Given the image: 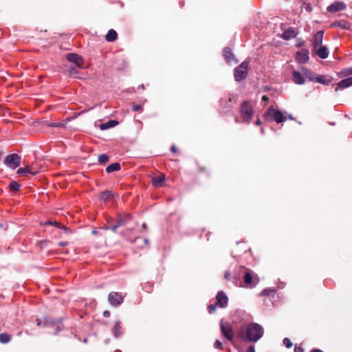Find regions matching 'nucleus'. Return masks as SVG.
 <instances>
[{"label": "nucleus", "mask_w": 352, "mask_h": 352, "mask_svg": "<svg viewBox=\"0 0 352 352\" xmlns=\"http://www.w3.org/2000/svg\"><path fill=\"white\" fill-rule=\"evenodd\" d=\"M36 324H37V326L41 325V320L40 319L36 320Z\"/></svg>", "instance_id": "obj_53"}, {"label": "nucleus", "mask_w": 352, "mask_h": 352, "mask_svg": "<svg viewBox=\"0 0 352 352\" xmlns=\"http://www.w3.org/2000/svg\"><path fill=\"white\" fill-rule=\"evenodd\" d=\"M125 223H126V219H122V218H120L117 223V224L119 225V227L125 225Z\"/></svg>", "instance_id": "obj_43"}, {"label": "nucleus", "mask_w": 352, "mask_h": 352, "mask_svg": "<svg viewBox=\"0 0 352 352\" xmlns=\"http://www.w3.org/2000/svg\"><path fill=\"white\" fill-rule=\"evenodd\" d=\"M315 53L322 59L327 58L329 56V50L325 46H320L314 49Z\"/></svg>", "instance_id": "obj_15"}, {"label": "nucleus", "mask_w": 352, "mask_h": 352, "mask_svg": "<svg viewBox=\"0 0 352 352\" xmlns=\"http://www.w3.org/2000/svg\"><path fill=\"white\" fill-rule=\"evenodd\" d=\"M346 8V5L340 1H336L327 7V11L329 12H336L343 10Z\"/></svg>", "instance_id": "obj_9"}, {"label": "nucleus", "mask_w": 352, "mask_h": 352, "mask_svg": "<svg viewBox=\"0 0 352 352\" xmlns=\"http://www.w3.org/2000/svg\"><path fill=\"white\" fill-rule=\"evenodd\" d=\"M117 124H118V122L114 120H109L108 122L105 123H102L100 126V129L101 130H106L109 128H112L113 126H116Z\"/></svg>", "instance_id": "obj_20"}, {"label": "nucleus", "mask_w": 352, "mask_h": 352, "mask_svg": "<svg viewBox=\"0 0 352 352\" xmlns=\"http://www.w3.org/2000/svg\"><path fill=\"white\" fill-rule=\"evenodd\" d=\"M243 78H245V72H243Z\"/></svg>", "instance_id": "obj_62"}, {"label": "nucleus", "mask_w": 352, "mask_h": 352, "mask_svg": "<svg viewBox=\"0 0 352 352\" xmlns=\"http://www.w3.org/2000/svg\"><path fill=\"white\" fill-rule=\"evenodd\" d=\"M11 340V336L6 333H0V342L2 344H7Z\"/></svg>", "instance_id": "obj_27"}, {"label": "nucleus", "mask_w": 352, "mask_h": 352, "mask_svg": "<svg viewBox=\"0 0 352 352\" xmlns=\"http://www.w3.org/2000/svg\"><path fill=\"white\" fill-rule=\"evenodd\" d=\"M289 118L293 120V117L291 115L289 116Z\"/></svg>", "instance_id": "obj_60"}, {"label": "nucleus", "mask_w": 352, "mask_h": 352, "mask_svg": "<svg viewBox=\"0 0 352 352\" xmlns=\"http://www.w3.org/2000/svg\"><path fill=\"white\" fill-rule=\"evenodd\" d=\"M170 151L173 152V153H176L177 152V148L175 146H172L171 148H170Z\"/></svg>", "instance_id": "obj_48"}, {"label": "nucleus", "mask_w": 352, "mask_h": 352, "mask_svg": "<svg viewBox=\"0 0 352 352\" xmlns=\"http://www.w3.org/2000/svg\"><path fill=\"white\" fill-rule=\"evenodd\" d=\"M283 344L285 345L287 348H291L293 345L292 342L290 339L286 338L283 340Z\"/></svg>", "instance_id": "obj_37"}, {"label": "nucleus", "mask_w": 352, "mask_h": 352, "mask_svg": "<svg viewBox=\"0 0 352 352\" xmlns=\"http://www.w3.org/2000/svg\"><path fill=\"white\" fill-rule=\"evenodd\" d=\"M234 76L236 81H241L242 80V63L236 67Z\"/></svg>", "instance_id": "obj_24"}, {"label": "nucleus", "mask_w": 352, "mask_h": 352, "mask_svg": "<svg viewBox=\"0 0 352 352\" xmlns=\"http://www.w3.org/2000/svg\"><path fill=\"white\" fill-rule=\"evenodd\" d=\"M296 59L299 63H306L309 60V52L307 50H302L296 53Z\"/></svg>", "instance_id": "obj_11"}, {"label": "nucleus", "mask_w": 352, "mask_h": 352, "mask_svg": "<svg viewBox=\"0 0 352 352\" xmlns=\"http://www.w3.org/2000/svg\"><path fill=\"white\" fill-rule=\"evenodd\" d=\"M56 324H57V329H60V322L59 320H53L52 318H51L50 317L45 318L44 326L54 327V326H56Z\"/></svg>", "instance_id": "obj_19"}, {"label": "nucleus", "mask_w": 352, "mask_h": 352, "mask_svg": "<svg viewBox=\"0 0 352 352\" xmlns=\"http://www.w3.org/2000/svg\"><path fill=\"white\" fill-rule=\"evenodd\" d=\"M223 56L226 59V60L230 63H236V60L234 58V54L232 52V50L229 47H226L223 51Z\"/></svg>", "instance_id": "obj_12"}, {"label": "nucleus", "mask_w": 352, "mask_h": 352, "mask_svg": "<svg viewBox=\"0 0 352 352\" xmlns=\"http://www.w3.org/2000/svg\"><path fill=\"white\" fill-rule=\"evenodd\" d=\"M228 297L223 292H219L216 296V303L220 307H225L228 304Z\"/></svg>", "instance_id": "obj_8"}, {"label": "nucleus", "mask_w": 352, "mask_h": 352, "mask_svg": "<svg viewBox=\"0 0 352 352\" xmlns=\"http://www.w3.org/2000/svg\"><path fill=\"white\" fill-rule=\"evenodd\" d=\"M118 38V34L117 32L111 29L107 32V35L105 36V38L109 42H113L115 41Z\"/></svg>", "instance_id": "obj_21"}, {"label": "nucleus", "mask_w": 352, "mask_h": 352, "mask_svg": "<svg viewBox=\"0 0 352 352\" xmlns=\"http://www.w3.org/2000/svg\"><path fill=\"white\" fill-rule=\"evenodd\" d=\"M92 233H93L94 234H96L97 233V231L94 230V231H92Z\"/></svg>", "instance_id": "obj_59"}, {"label": "nucleus", "mask_w": 352, "mask_h": 352, "mask_svg": "<svg viewBox=\"0 0 352 352\" xmlns=\"http://www.w3.org/2000/svg\"><path fill=\"white\" fill-rule=\"evenodd\" d=\"M165 182V175L164 174H161L157 177H154L152 178V185L155 188H160L164 186Z\"/></svg>", "instance_id": "obj_14"}, {"label": "nucleus", "mask_w": 352, "mask_h": 352, "mask_svg": "<svg viewBox=\"0 0 352 352\" xmlns=\"http://www.w3.org/2000/svg\"><path fill=\"white\" fill-rule=\"evenodd\" d=\"M351 86H352V77H349L340 81L338 83V87L336 88V91H338V89H343Z\"/></svg>", "instance_id": "obj_17"}, {"label": "nucleus", "mask_w": 352, "mask_h": 352, "mask_svg": "<svg viewBox=\"0 0 352 352\" xmlns=\"http://www.w3.org/2000/svg\"><path fill=\"white\" fill-rule=\"evenodd\" d=\"M220 328L223 336L226 337L229 341L232 342L234 332L232 325L228 322H224L223 320H221L220 323Z\"/></svg>", "instance_id": "obj_4"}, {"label": "nucleus", "mask_w": 352, "mask_h": 352, "mask_svg": "<svg viewBox=\"0 0 352 352\" xmlns=\"http://www.w3.org/2000/svg\"><path fill=\"white\" fill-rule=\"evenodd\" d=\"M120 329V322L119 321L116 322L113 329V334L116 338H118L121 335Z\"/></svg>", "instance_id": "obj_26"}, {"label": "nucleus", "mask_w": 352, "mask_h": 352, "mask_svg": "<svg viewBox=\"0 0 352 352\" xmlns=\"http://www.w3.org/2000/svg\"><path fill=\"white\" fill-rule=\"evenodd\" d=\"M297 35V32L293 28H289L286 30L282 34V38L285 40H289L292 38H295Z\"/></svg>", "instance_id": "obj_18"}, {"label": "nucleus", "mask_w": 352, "mask_h": 352, "mask_svg": "<svg viewBox=\"0 0 352 352\" xmlns=\"http://www.w3.org/2000/svg\"><path fill=\"white\" fill-rule=\"evenodd\" d=\"M3 163L6 166L14 170L19 166L21 157L16 153L9 154L5 157Z\"/></svg>", "instance_id": "obj_2"}, {"label": "nucleus", "mask_w": 352, "mask_h": 352, "mask_svg": "<svg viewBox=\"0 0 352 352\" xmlns=\"http://www.w3.org/2000/svg\"><path fill=\"white\" fill-rule=\"evenodd\" d=\"M38 173V170H35L34 168L30 166H26L23 168H19L17 170V173L19 175H25L26 173H29L32 175H35Z\"/></svg>", "instance_id": "obj_16"}, {"label": "nucleus", "mask_w": 352, "mask_h": 352, "mask_svg": "<svg viewBox=\"0 0 352 352\" xmlns=\"http://www.w3.org/2000/svg\"><path fill=\"white\" fill-rule=\"evenodd\" d=\"M316 81L321 83V84H328L329 83V80H327L326 78L323 76H319L315 78Z\"/></svg>", "instance_id": "obj_32"}, {"label": "nucleus", "mask_w": 352, "mask_h": 352, "mask_svg": "<svg viewBox=\"0 0 352 352\" xmlns=\"http://www.w3.org/2000/svg\"><path fill=\"white\" fill-rule=\"evenodd\" d=\"M267 118H270L272 120L276 121L277 123H280L287 119V116L279 110H276L272 107L267 110L265 115Z\"/></svg>", "instance_id": "obj_3"}, {"label": "nucleus", "mask_w": 352, "mask_h": 352, "mask_svg": "<svg viewBox=\"0 0 352 352\" xmlns=\"http://www.w3.org/2000/svg\"><path fill=\"white\" fill-rule=\"evenodd\" d=\"M20 186H21L18 182L13 181L10 183L9 189L12 192H17L19 190Z\"/></svg>", "instance_id": "obj_28"}, {"label": "nucleus", "mask_w": 352, "mask_h": 352, "mask_svg": "<svg viewBox=\"0 0 352 352\" xmlns=\"http://www.w3.org/2000/svg\"><path fill=\"white\" fill-rule=\"evenodd\" d=\"M243 121L249 122L253 113L252 107L248 103L243 102Z\"/></svg>", "instance_id": "obj_10"}, {"label": "nucleus", "mask_w": 352, "mask_h": 352, "mask_svg": "<svg viewBox=\"0 0 352 352\" xmlns=\"http://www.w3.org/2000/svg\"><path fill=\"white\" fill-rule=\"evenodd\" d=\"M45 225L55 226H56L58 228H60V226H61L60 223L57 222V221H47L45 223Z\"/></svg>", "instance_id": "obj_39"}, {"label": "nucleus", "mask_w": 352, "mask_h": 352, "mask_svg": "<svg viewBox=\"0 0 352 352\" xmlns=\"http://www.w3.org/2000/svg\"><path fill=\"white\" fill-rule=\"evenodd\" d=\"M67 245V242H59V243H58L59 246H65V245Z\"/></svg>", "instance_id": "obj_51"}, {"label": "nucleus", "mask_w": 352, "mask_h": 352, "mask_svg": "<svg viewBox=\"0 0 352 352\" xmlns=\"http://www.w3.org/2000/svg\"><path fill=\"white\" fill-rule=\"evenodd\" d=\"M239 109H240V111H242V104H240Z\"/></svg>", "instance_id": "obj_58"}, {"label": "nucleus", "mask_w": 352, "mask_h": 352, "mask_svg": "<svg viewBox=\"0 0 352 352\" xmlns=\"http://www.w3.org/2000/svg\"><path fill=\"white\" fill-rule=\"evenodd\" d=\"M243 282L245 287L253 288L260 282V278L256 274H252L250 272H246L243 276Z\"/></svg>", "instance_id": "obj_6"}, {"label": "nucleus", "mask_w": 352, "mask_h": 352, "mask_svg": "<svg viewBox=\"0 0 352 352\" xmlns=\"http://www.w3.org/2000/svg\"><path fill=\"white\" fill-rule=\"evenodd\" d=\"M303 349L300 346H295L294 352H303Z\"/></svg>", "instance_id": "obj_44"}, {"label": "nucleus", "mask_w": 352, "mask_h": 352, "mask_svg": "<svg viewBox=\"0 0 352 352\" xmlns=\"http://www.w3.org/2000/svg\"><path fill=\"white\" fill-rule=\"evenodd\" d=\"M248 352H255L254 346H249V348L248 349Z\"/></svg>", "instance_id": "obj_47"}, {"label": "nucleus", "mask_w": 352, "mask_h": 352, "mask_svg": "<svg viewBox=\"0 0 352 352\" xmlns=\"http://www.w3.org/2000/svg\"><path fill=\"white\" fill-rule=\"evenodd\" d=\"M120 168H121V166H120V163L115 162V163H113V164L109 165L106 168V171L108 173H112V172H114V171H118V170H120Z\"/></svg>", "instance_id": "obj_22"}, {"label": "nucleus", "mask_w": 352, "mask_h": 352, "mask_svg": "<svg viewBox=\"0 0 352 352\" xmlns=\"http://www.w3.org/2000/svg\"><path fill=\"white\" fill-rule=\"evenodd\" d=\"M256 124H257V125L260 124H261V121H260V120H259V119H257V120H256Z\"/></svg>", "instance_id": "obj_56"}, {"label": "nucleus", "mask_w": 352, "mask_h": 352, "mask_svg": "<svg viewBox=\"0 0 352 352\" xmlns=\"http://www.w3.org/2000/svg\"><path fill=\"white\" fill-rule=\"evenodd\" d=\"M124 296L122 293L111 292L109 294L108 301L112 306L118 307L123 302Z\"/></svg>", "instance_id": "obj_5"}, {"label": "nucleus", "mask_w": 352, "mask_h": 352, "mask_svg": "<svg viewBox=\"0 0 352 352\" xmlns=\"http://www.w3.org/2000/svg\"><path fill=\"white\" fill-rule=\"evenodd\" d=\"M68 61L74 63L78 68H83V58L81 56L76 53H69L66 55Z\"/></svg>", "instance_id": "obj_7"}, {"label": "nucleus", "mask_w": 352, "mask_h": 352, "mask_svg": "<svg viewBox=\"0 0 352 352\" xmlns=\"http://www.w3.org/2000/svg\"><path fill=\"white\" fill-rule=\"evenodd\" d=\"M311 352H323V351L320 349H314V350H312Z\"/></svg>", "instance_id": "obj_54"}, {"label": "nucleus", "mask_w": 352, "mask_h": 352, "mask_svg": "<svg viewBox=\"0 0 352 352\" xmlns=\"http://www.w3.org/2000/svg\"><path fill=\"white\" fill-rule=\"evenodd\" d=\"M144 243H145L146 244H147V243H148V240L147 239H144Z\"/></svg>", "instance_id": "obj_57"}, {"label": "nucleus", "mask_w": 352, "mask_h": 352, "mask_svg": "<svg viewBox=\"0 0 352 352\" xmlns=\"http://www.w3.org/2000/svg\"><path fill=\"white\" fill-rule=\"evenodd\" d=\"M333 25L340 27L342 29H349V25L344 21L335 23Z\"/></svg>", "instance_id": "obj_33"}, {"label": "nucleus", "mask_w": 352, "mask_h": 352, "mask_svg": "<svg viewBox=\"0 0 352 352\" xmlns=\"http://www.w3.org/2000/svg\"><path fill=\"white\" fill-rule=\"evenodd\" d=\"M103 316L105 318H107V317H109L110 316V311H108V310H106L103 312Z\"/></svg>", "instance_id": "obj_46"}, {"label": "nucleus", "mask_w": 352, "mask_h": 352, "mask_svg": "<svg viewBox=\"0 0 352 352\" xmlns=\"http://www.w3.org/2000/svg\"><path fill=\"white\" fill-rule=\"evenodd\" d=\"M263 334V328L257 323H250L246 327V337L249 341L256 342Z\"/></svg>", "instance_id": "obj_1"}, {"label": "nucleus", "mask_w": 352, "mask_h": 352, "mask_svg": "<svg viewBox=\"0 0 352 352\" xmlns=\"http://www.w3.org/2000/svg\"><path fill=\"white\" fill-rule=\"evenodd\" d=\"M118 227H119V225H118V224L116 223V224H115V225H113V226H112L111 227V230L113 232H116V230H117V228H118Z\"/></svg>", "instance_id": "obj_45"}, {"label": "nucleus", "mask_w": 352, "mask_h": 352, "mask_svg": "<svg viewBox=\"0 0 352 352\" xmlns=\"http://www.w3.org/2000/svg\"><path fill=\"white\" fill-rule=\"evenodd\" d=\"M262 100L267 102L269 100V98L267 96H263L262 97Z\"/></svg>", "instance_id": "obj_50"}, {"label": "nucleus", "mask_w": 352, "mask_h": 352, "mask_svg": "<svg viewBox=\"0 0 352 352\" xmlns=\"http://www.w3.org/2000/svg\"><path fill=\"white\" fill-rule=\"evenodd\" d=\"M294 81L296 84L302 85L305 82L304 78L302 76L296 71L293 72Z\"/></svg>", "instance_id": "obj_23"}, {"label": "nucleus", "mask_w": 352, "mask_h": 352, "mask_svg": "<svg viewBox=\"0 0 352 352\" xmlns=\"http://www.w3.org/2000/svg\"><path fill=\"white\" fill-rule=\"evenodd\" d=\"M142 228L144 230H147V226L145 223H144L142 225Z\"/></svg>", "instance_id": "obj_52"}, {"label": "nucleus", "mask_w": 352, "mask_h": 352, "mask_svg": "<svg viewBox=\"0 0 352 352\" xmlns=\"http://www.w3.org/2000/svg\"><path fill=\"white\" fill-rule=\"evenodd\" d=\"M65 73L72 77V76H75L76 74H77L78 73V72L77 71V69L73 67V66H70L65 72Z\"/></svg>", "instance_id": "obj_29"}, {"label": "nucleus", "mask_w": 352, "mask_h": 352, "mask_svg": "<svg viewBox=\"0 0 352 352\" xmlns=\"http://www.w3.org/2000/svg\"><path fill=\"white\" fill-rule=\"evenodd\" d=\"M272 292H274V289H270V288L265 289L262 292V295L263 296H268V295H270Z\"/></svg>", "instance_id": "obj_38"}, {"label": "nucleus", "mask_w": 352, "mask_h": 352, "mask_svg": "<svg viewBox=\"0 0 352 352\" xmlns=\"http://www.w3.org/2000/svg\"><path fill=\"white\" fill-rule=\"evenodd\" d=\"M214 346L216 349H222V343L219 340H217L214 344Z\"/></svg>", "instance_id": "obj_42"}, {"label": "nucleus", "mask_w": 352, "mask_h": 352, "mask_svg": "<svg viewBox=\"0 0 352 352\" xmlns=\"http://www.w3.org/2000/svg\"><path fill=\"white\" fill-rule=\"evenodd\" d=\"M113 193L111 191L106 190L101 192V194L100 195V198L101 200L104 201H107L108 200L113 198Z\"/></svg>", "instance_id": "obj_25"}, {"label": "nucleus", "mask_w": 352, "mask_h": 352, "mask_svg": "<svg viewBox=\"0 0 352 352\" xmlns=\"http://www.w3.org/2000/svg\"><path fill=\"white\" fill-rule=\"evenodd\" d=\"M3 154V151L0 150V160L1 159V156Z\"/></svg>", "instance_id": "obj_55"}, {"label": "nucleus", "mask_w": 352, "mask_h": 352, "mask_svg": "<svg viewBox=\"0 0 352 352\" xmlns=\"http://www.w3.org/2000/svg\"><path fill=\"white\" fill-rule=\"evenodd\" d=\"M131 109L133 111L142 112L144 110V107L142 105L133 104L132 105Z\"/></svg>", "instance_id": "obj_34"}, {"label": "nucleus", "mask_w": 352, "mask_h": 352, "mask_svg": "<svg viewBox=\"0 0 352 352\" xmlns=\"http://www.w3.org/2000/svg\"><path fill=\"white\" fill-rule=\"evenodd\" d=\"M236 102V98L232 96V97H230L229 99H228V101H225V110L224 111H227V109H229L232 107V102Z\"/></svg>", "instance_id": "obj_30"}, {"label": "nucleus", "mask_w": 352, "mask_h": 352, "mask_svg": "<svg viewBox=\"0 0 352 352\" xmlns=\"http://www.w3.org/2000/svg\"><path fill=\"white\" fill-rule=\"evenodd\" d=\"M342 73H343L344 76L352 75V67L346 69L345 70L343 71Z\"/></svg>", "instance_id": "obj_41"}, {"label": "nucleus", "mask_w": 352, "mask_h": 352, "mask_svg": "<svg viewBox=\"0 0 352 352\" xmlns=\"http://www.w3.org/2000/svg\"><path fill=\"white\" fill-rule=\"evenodd\" d=\"M109 160V157L107 154H101L98 156V162L100 164H106Z\"/></svg>", "instance_id": "obj_31"}, {"label": "nucleus", "mask_w": 352, "mask_h": 352, "mask_svg": "<svg viewBox=\"0 0 352 352\" xmlns=\"http://www.w3.org/2000/svg\"><path fill=\"white\" fill-rule=\"evenodd\" d=\"M198 170L199 173H206L208 169L207 167L201 164L198 165Z\"/></svg>", "instance_id": "obj_40"}, {"label": "nucleus", "mask_w": 352, "mask_h": 352, "mask_svg": "<svg viewBox=\"0 0 352 352\" xmlns=\"http://www.w3.org/2000/svg\"><path fill=\"white\" fill-rule=\"evenodd\" d=\"M323 35H324V32L322 31H318L315 34L314 40H313L314 49L322 45Z\"/></svg>", "instance_id": "obj_13"}, {"label": "nucleus", "mask_w": 352, "mask_h": 352, "mask_svg": "<svg viewBox=\"0 0 352 352\" xmlns=\"http://www.w3.org/2000/svg\"><path fill=\"white\" fill-rule=\"evenodd\" d=\"M247 67V65H245V63H243V68H245Z\"/></svg>", "instance_id": "obj_61"}, {"label": "nucleus", "mask_w": 352, "mask_h": 352, "mask_svg": "<svg viewBox=\"0 0 352 352\" xmlns=\"http://www.w3.org/2000/svg\"><path fill=\"white\" fill-rule=\"evenodd\" d=\"M224 276H225V278L229 280L230 278V274L228 272H226Z\"/></svg>", "instance_id": "obj_49"}, {"label": "nucleus", "mask_w": 352, "mask_h": 352, "mask_svg": "<svg viewBox=\"0 0 352 352\" xmlns=\"http://www.w3.org/2000/svg\"><path fill=\"white\" fill-rule=\"evenodd\" d=\"M47 124L48 126H50V127H63L64 126V124L62 122H48Z\"/></svg>", "instance_id": "obj_35"}, {"label": "nucleus", "mask_w": 352, "mask_h": 352, "mask_svg": "<svg viewBox=\"0 0 352 352\" xmlns=\"http://www.w3.org/2000/svg\"><path fill=\"white\" fill-rule=\"evenodd\" d=\"M217 306H218V305L217 303L210 305L208 307V310L209 314H214L216 311Z\"/></svg>", "instance_id": "obj_36"}]
</instances>
